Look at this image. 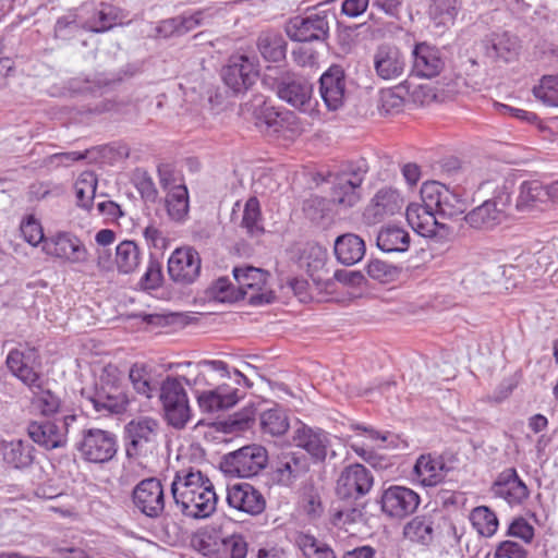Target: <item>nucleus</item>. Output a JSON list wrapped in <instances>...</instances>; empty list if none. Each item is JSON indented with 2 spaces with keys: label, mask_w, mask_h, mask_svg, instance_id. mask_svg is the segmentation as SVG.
<instances>
[{
  "label": "nucleus",
  "mask_w": 558,
  "mask_h": 558,
  "mask_svg": "<svg viewBox=\"0 0 558 558\" xmlns=\"http://www.w3.org/2000/svg\"><path fill=\"white\" fill-rule=\"evenodd\" d=\"M171 494L175 507L185 517L204 519L216 510L218 497L214 485L197 469L178 471L171 483Z\"/></svg>",
  "instance_id": "f257e3e1"
},
{
  "label": "nucleus",
  "mask_w": 558,
  "mask_h": 558,
  "mask_svg": "<svg viewBox=\"0 0 558 558\" xmlns=\"http://www.w3.org/2000/svg\"><path fill=\"white\" fill-rule=\"evenodd\" d=\"M368 172L364 159L349 161L330 174V201L333 205L349 209L362 199V183Z\"/></svg>",
  "instance_id": "f03ea898"
},
{
  "label": "nucleus",
  "mask_w": 558,
  "mask_h": 558,
  "mask_svg": "<svg viewBox=\"0 0 558 558\" xmlns=\"http://www.w3.org/2000/svg\"><path fill=\"white\" fill-rule=\"evenodd\" d=\"M158 397L166 422L175 429H183L192 418V410L182 379L167 376L160 383Z\"/></svg>",
  "instance_id": "7ed1b4c3"
},
{
  "label": "nucleus",
  "mask_w": 558,
  "mask_h": 558,
  "mask_svg": "<svg viewBox=\"0 0 558 558\" xmlns=\"http://www.w3.org/2000/svg\"><path fill=\"white\" fill-rule=\"evenodd\" d=\"M267 461L263 446L248 445L223 456L220 470L230 477H252L266 468Z\"/></svg>",
  "instance_id": "20e7f679"
},
{
  "label": "nucleus",
  "mask_w": 558,
  "mask_h": 558,
  "mask_svg": "<svg viewBox=\"0 0 558 558\" xmlns=\"http://www.w3.org/2000/svg\"><path fill=\"white\" fill-rule=\"evenodd\" d=\"M233 277L241 292V300L247 299L253 305L268 304L275 293L268 284L269 274L262 268L241 266L233 269Z\"/></svg>",
  "instance_id": "39448f33"
},
{
  "label": "nucleus",
  "mask_w": 558,
  "mask_h": 558,
  "mask_svg": "<svg viewBox=\"0 0 558 558\" xmlns=\"http://www.w3.org/2000/svg\"><path fill=\"white\" fill-rule=\"evenodd\" d=\"M337 438L322 428L311 427L296 422L292 429V442L295 447L305 450L316 462H323L328 457H336L333 449Z\"/></svg>",
  "instance_id": "423d86ee"
},
{
  "label": "nucleus",
  "mask_w": 558,
  "mask_h": 558,
  "mask_svg": "<svg viewBox=\"0 0 558 558\" xmlns=\"http://www.w3.org/2000/svg\"><path fill=\"white\" fill-rule=\"evenodd\" d=\"M41 251L50 257L70 265H84L88 262V251L84 242L73 232L58 231L47 236Z\"/></svg>",
  "instance_id": "0eeeda50"
},
{
  "label": "nucleus",
  "mask_w": 558,
  "mask_h": 558,
  "mask_svg": "<svg viewBox=\"0 0 558 558\" xmlns=\"http://www.w3.org/2000/svg\"><path fill=\"white\" fill-rule=\"evenodd\" d=\"M511 203V191L506 185L493 198L485 201L465 216L466 223L478 230H492L507 219L506 209Z\"/></svg>",
  "instance_id": "6e6552de"
},
{
  "label": "nucleus",
  "mask_w": 558,
  "mask_h": 558,
  "mask_svg": "<svg viewBox=\"0 0 558 558\" xmlns=\"http://www.w3.org/2000/svg\"><path fill=\"white\" fill-rule=\"evenodd\" d=\"M421 199L433 207L437 217L442 218H453L466 208L465 201L457 191L437 181L425 182L422 185Z\"/></svg>",
  "instance_id": "1a4fd4ad"
},
{
  "label": "nucleus",
  "mask_w": 558,
  "mask_h": 558,
  "mask_svg": "<svg viewBox=\"0 0 558 558\" xmlns=\"http://www.w3.org/2000/svg\"><path fill=\"white\" fill-rule=\"evenodd\" d=\"M75 421V414H66L61 421H32L27 425V434L46 450L62 448L68 441L69 427Z\"/></svg>",
  "instance_id": "9d476101"
},
{
  "label": "nucleus",
  "mask_w": 558,
  "mask_h": 558,
  "mask_svg": "<svg viewBox=\"0 0 558 558\" xmlns=\"http://www.w3.org/2000/svg\"><path fill=\"white\" fill-rule=\"evenodd\" d=\"M259 74L258 61L254 56L233 54L222 68L225 84L235 94L247 90Z\"/></svg>",
  "instance_id": "9b49d317"
},
{
  "label": "nucleus",
  "mask_w": 558,
  "mask_h": 558,
  "mask_svg": "<svg viewBox=\"0 0 558 558\" xmlns=\"http://www.w3.org/2000/svg\"><path fill=\"white\" fill-rule=\"evenodd\" d=\"M128 434L126 454L130 458L147 454L157 445L160 432L159 422L153 417H140L131 421L126 427Z\"/></svg>",
  "instance_id": "f8f14e48"
},
{
  "label": "nucleus",
  "mask_w": 558,
  "mask_h": 558,
  "mask_svg": "<svg viewBox=\"0 0 558 558\" xmlns=\"http://www.w3.org/2000/svg\"><path fill=\"white\" fill-rule=\"evenodd\" d=\"M202 269L199 253L192 246L175 248L168 259V274L170 279L180 286L194 283Z\"/></svg>",
  "instance_id": "ddd939ff"
},
{
  "label": "nucleus",
  "mask_w": 558,
  "mask_h": 558,
  "mask_svg": "<svg viewBox=\"0 0 558 558\" xmlns=\"http://www.w3.org/2000/svg\"><path fill=\"white\" fill-rule=\"evenodd\" d=\"M78 450L86 461L105 463L117 453V439L110 432L89 428L83 432Z\"/></svg>",
  "instance_id": "4468645a"
},
{
  "label": "nucleus",
  "mask_w": 558,
  "mask_h": 558,
  "mask_svg": "<svg viewBox=\"0 0 558 558\" xmlns=\"http://www.w3.org/2000/svg\"><path fill=\"white\" fill-rule=\"evenodd\" d=\"M9 371L29 389L38 387L43 378L38 372L39 354L35 348L20 347L9 352L7 360Z\"/></svg>",
  "instance_id": "2eb2a0df"
},
{
  "label": "nucleus",
  "mask_w": 558,
  "mask_h": 558,
  "mask_svg": "<svg viewBox=\"0 0 558 558\" xmlns=\"http://www.w3.org/2000/svg\"><path fill=\"white\" fill-rule=\"evenodd\" d=\"M329 32L326 12H315L306 16H294L286 25V33L293 41L324 40Z\"/></svg>",
  "instance_id": "dca6fc26"
},
{
  "label": "nucleus",
  "mask_w": 558,
  "mask_h": 558,
  "mask_svg": "<svg viewBox=\"0 0 558 558\" xmlns=\"http://www.w3.org/2000/svg\"><path fill=\"white\" fill-rule=\"evenodd\" d=\"M404 205V199L392 187H381L371 198L363 211V219L367 225H376L384 219L399 214Z\"/></svg>",
  "instance_id": "f3484780"
},
{
  "label": "nucleus",
  "mask_w": 558,
  "mask_h": 558,
  "mask_svg": "<svg viewBox=\"0 0 558 558\" xmlns=\"http://www.w3.org/2000/svg\"><path fill=\"white\" fill-rule=\"evenodd\" d=\"M135 507L148 518H158L165 510V490L156 477L141 481L133 490Z\"/></svg>",
  "instance_id": "a211bd4d"
},
{
  "label": "nucleus",
  "mask_w": 558,
  "mask_h": 558,
  "mask_svg": "<svg viewBox=\"0 0 558 558\" xmlns=\"http://www.w3.org/2000/svg\"><path fill=\"white\" fill-rule=\"evenodd\" d=\"M492 493L495 497L505 500L511 508L522 506L530 496L526 484L513 468L499 473L492 486Z\"/></svg>",
  "instance_id": "6ab92c4d"
},
{
  "label": "nucleus",
  "mask_w": 558,
  "mask_h": 558,
  "mask_svg": "<svg viewBox=\"0 0 558 558\" xmlns=\"http://www.w3.org/2000/svg\"><path fill=\"white\" fill-rule=\"evenodd\" d=\"M380 505L385 514L401 519L416 510L420 496L411 488L392 485L383 492Z\"/></svg>",
  "instance_id": "aec40b11"
},
{
  "label": "nucleus",
  "mask_w": 558,
  "mask_h": 558,
  "mask_svg": "<svg viewBox=\"0 0 558 558\" xmlns=\"http://www.w3.org/2000/svg\"><path fill=\"white\" fill-rule=\"evenodd\" d=\"M227 502L229 507L250 515H258L266 508L263 494L248 483L228 486Z\"/></svg>",
  "instance_id": "412c9836"
},
{
  "label": "nucleus",
  "mask_w": 558,
  "mask_h": 558,
  "mask_svg": "<svg viewBox=\"0 0 558 558\" xmlns=\"http://www.w3.org/2000/svg\"><path fill=\"white\" fill-rule=\"evenodd\" d=\"M373 476L362 464L345 468L337 482V494L342 498H357L369 492Z\"/></svg>",
  "instance_id": "4be33fe9"
},
{
  "label": "nucleus",
  "mask_w": 558,
  "mask_h": 558,
  "mask_svg": "<svg viewBox=\"0 0 558 558\" xmlns=\"http://www.w3.org/2000/svg\"><path fill=\"white\" fill-rule=\"evenodd\" d=\"M373 65L378 77L385 81L400 77L405 69V59L393 45H379L373 54Z\"/></svg>",
  "instance_id": "5701e85b"
},
{
  "label": "nucleus",
  "mask_w": 558,
  "mask_h": 558,
  "mask_svg": "<svg viewBox=\"0 0 558 558\" xmlns=\"http://www.w3.org/2000/svg\"><path fill=\"white\" fill-rule=\"evenodd\" d=\"M319 93L326 107L336 111L342 107L345 95V77L341 66H330L319 80Z\"/></svg>",
  "instance_id": "b1692460"
},
{
  "label": "nucleus",
  "mask_w": 558,
  "mask_h": 558,
  "mask_svg": "<svg viewBox=\"0 0 558 558\" xmlns=\"http://www.w3.org/2000/svg\"><path fill=\"white\" fill-rule=\"evenodd\" d=\"M312 94V84L303 77H286L277 86L278 97L290 106L302 111L310 109Z\"/></svg>",
  "instance_id": "393cba45"
},
{
  "label": "nucleus",
  "mask_w": 558,
  "mask_h": 558,
  "mask_svg": "<svg viewBox=\"0 0 558 558\" xmlns=\"http://www.w3.org/2000/svg\"><path fill=\"white\" fill-rule=\"evenodd\" d=\"M447 471L441 457L430 453L422 454L413 466L412 480L421 486L434 487L445 480Z\"/></svg>",
  "instance_id": "a878e982"
},
{
  "label": "nucleus",
  "mask_w": 558,
  "mask_h": 558,
  "mask_svg": "<svg viewBox=\"0 0 558 558\" xmlns=\"http://www.w3.org/2000/svg\"><path fill=\"white\" fill-rule=\"evenodd\" d=\"M239 399V390L228 384L197 391L196 398L199 409L206 413L230 409L238 403Z\"/></svg>",
  "instance_id": "bb28decb"
},
{
  "label": "nucleus",
  "mask_w": 558,
  "mask_h": 558,
  "mask_svg": "<svg viewBox=\"0 0 558 558\" xmlns=\"http://www.w3.org/2000/svg\"><path fill=\"white\" fill-rule=\"evenodd\" d=\"M405 217L411 228L420 235L432 238L437 234L438 229L445 228L433 207L427 203H411L407 207Z\"/></svg>",
  "instance_id": "cd10ccee"
},
{
  "label": "nucleus",
  "mask_w": 558,
  "mask_h": 558,
  "mask_svg": "<svg viewBox=\"0 0 558 558\" xmlns=\"http://www.w3.org/2000/svg\"><path fill=\"white\" fill-rule=\"evenodd\" d=\"M83 12L86 16L82 22V26L94 33L107 32L121 24L125 17L122 10L108 3H100L97 8L92 9L85 7Z\"/></svg>",
  "instance_id": "c85d7f7f"
},
{
  "label": "nucleus",
  "mask_w": 558,
  "mask_h": 558,
  "mask_svg": "<svg viewBox=\"0 0 558 558\" xmlns=\"http://www.w3.org/2000/svg\"><path fill=\"white\" fill-rule=\"evenodd\" d=\"M413 73L423 78L437 76L444 69L445 61L440 50L426 43L415 45L413 49Z\"/></svg>",
  "instance_id": "c756f323"
},
{
  "label": "nucleus",
  "mask_w": 558,
  "mask_h": 558,
  "mask_svg": "<svg viewBox=\"0 0 558 558\" xmlns=\"http://www.w3.org/2000/svg\"><path fill=\"white\" fill-rule=\"evenodd\" d=\"M85 398L94 410L102 415L122 413L128 407L126 396L114 385L109 388L105 386L96 388L93 393L86 395Z\"/></svg>",
  "instance_id": "7c9ffc66"
},
{
  "label": "nucleus",
  "mask_w": 558,
  "mask_h": 558,
  "mask_svg": "<svg viewBox=\"0 0 558 558\" xmlns=\"http://www.w3.org/2000/svg\"><path fill=\"white\" fill-rule=\"evenodd\" d=\"M485 56L490 61L510 62L519 53V41L508 33L495 34L492 38L482 43Z\"/></svg>",
  "instance_id": "2f4dec72"
},
{
  "label": "nucleus",
  "mask_w": 558,
  "mask_h": 558,
  "mask_svg": "<svg viewBox=\"0 0 558 558\" xmlns=\"http://www.w3.org/2000/svg\"><path fill=\"white\" fill-rule=\"evenodd\" d=\"M365 243L353 233H345L335 241V255L339 263L351 266L359 263L365 255Z\"/></svg>",
  "instance_id": "473e14b6"
},
{
  "label": "nucleus",
  "mask_w": 558,
  "mask_h": 558,
  "mask_svg": "<svg viewBox=\"0 0 558 558\" xmlns=\"http://www.w3.org/2000/svg\"><path fill=\"white\" fill-rule=\"evenodd\" d=\"M227 373V364L222 361H202L195 365L192 373L187 376L180 377L184 385L190 386L197 397V391H204L210 386L209 377L213 373Z\"/></svg>",
  "instance_id": "72a5a7b5"
},
{
  "label": "nucleus",
  "mask_w": 558,
  "mask_h": 558,
  "mask_svg": "<svg viewBox=\"0 0 558 558\" xmlns=\"http://www.w3.org/2000/svg\"><path fill=\"white\" fill-rule=\"evenodd\" d=\"M259 120L274 133L293 132L298 128V118L292 111L280 110L266 102L260 109Z\"/></svg>",
  "instance_id": "f704fd0d"
},
{
  "label": "nucleus",
  "mask_w": 558,
  "mask_h": 558,
  "mask_svg": "<svg viewBox=\"0 0 558 558\" xmlns=\"http://www.w3.org/2000/svg\"><path fill=\"white\" fill-rule=\"evenodd\" d=\"M377 246L386 253L407 252L410 247V234L402 227L388 225L378 232Z\"/></svg>",
  "instance_id": "c9c22d12"
},
{
  "label": "nucleus",
  "mask_w": 558,
  "mask_h": 558,
  "mask_svg": "<svg viewBox=\"0 0 558 558\" xmlns=\"http://www.w3.org/2000/svg\"><path fill=\"white\" fill-rule=\"evenodd\" d=\"M547 199L545 185L538 181H524L520 185L515 208L521 213H531Z\"/></svg>",
  "instance_id": "e433bc0d"
},
{
  "label": "nucleus",
  "mask_w": 558,
  "mask_h": 558,
  "mask_svg": "<svg viewBox=\"0 0 558 558\" xmlns=\"http://www.w3.org/2000/svg\"><path fill=\"white\" fill-rule=\"evenodd\" d=\"M34 447L25 440L14 439L2 442V456L7 464L15 469H25L34 461Z\"/></svg>",
  "instance_id": "4c0bfd02"
},
{
  "label": "nucleus",
  "mask_w": 558,
  "mask_h": 558,
  "mask_svg": "<svg viewBox=\"0 0 558 558\" xmlns=\"http://www.w3.org/2000/svg\"><path fill=\"white\" fill-rule=\"evenodd\" d=\"M459 0H428L427 15L436 28L453 25L460 10Z\"/></svg>",
  "instance_id": "58836bf2"
},
{
  "label": "nucleus",
  "mask_w": 558,
  "mask_h": 558,
  "mask_svg": "<svg viewBox=\"0 0 558 558\" xmlns=\"http://www.w3.org/2000/svg\"><path fill=\"white\" fill-rule=\"evenodd\" d=\"M307 469L304 458L287 453L279 458L274 471L275 480L283 486L291 485Z\"/></svg>",
  "instance_id": "ea45409f"
},
{
  "label": "nucleus",
  "mask_w": 558,
  "mask_h": 558,
  "mask_svg": "<svg viewBox=\"0 0 558 558\" xmlns=\"http://www.w3.org/2000/svg\"><path fill=\"white\" fill-rule=\"evenodd\" d=\"M257 49L268 62H280L287 54V41L278 32H263L257 38Z\"/></svg>",
  "instance_id": "a19ab883"
},
{
  "label": "nucleus",
  "mask_w": 558,
  "mask_h": 558,
  "mask_svg": "<svg viewBox=\"0 0 558 558\" xmlns=\"http://www.w3.org/2000/svg\"><path fill=\"white\" fill-rule=\"evenodd\" d=\"M143 253L140 246L131 240L120 242L116 247L114 265L121 274H132L141 265Z\"/></svg>",
  "instance_id": "79ce46f5"
},
{
  "label": "nucleus",
  "mask_w": 558,
  "mask_h": 558,
  "mask_svg": "<svg viewBox=\"0 0 558 558\" xmlns=\"http://www.w3.org/2000/svg\"><path fill=\"white\" fill-rule=\"evenodd\" d=\"M129 377L135 391L147 399L153 398L159 390L160 384L154 378L151 369L145 364L135 363L130 369Z\"/></svg>",
  "instance_id": "37998d69"
},
{
  "label": "nucleus",
  "mask_w": 558,
  "mask_h": 558,
  "mask_svg": "<svg viewBox=\"0 0 558 558\" xmlns=\"http://www.w3.org/2000/svg\"><path fill=\"white\" fill-rule=\"evenodd\" d=\"M168 216L175 222L186 220L190 209L189 191L185 185H175L166 195Z\"/></svg>",
  "instance_id": "c03bdc74"
},
{
  "label": "nucleus",
  "mask_w": 558,
  "mask_h": 558,
  "mask_svg": "<svg viewBox=\"0 0 558 558\" xmlns=\"http://www.w3.org/2000/svg\"><path fill=\"white\" fill-rule=\"evenodd\" d=\"M203 300L208 303H234L241 300V292L226 277H220L207 287Z\"/></svg>",
  "instance_id": "a18cd8bd"
},
{
  "label": "nucleus",
  "mask_w": 558,
  "mask_h": 558,
  "mask_svg": "<svg viewBox=\"0 0 558 558\" xmlns=\"http://www.w3.org/2000/svg\"><path fill=\"white\" fill-rule=\"evenodd\" d=\"M259 426L264 434L281 436L289 429L290 423L286 411L274 407L259 414Z\"/></svg>",
  "instance_id": "49530a36"
},
{
  "label": "nucleus",
  "mask_w": 558,
  "mask_h": 558,
  "mask_svg": "<svg viewBox=\"0 0 558 558\" xmlns=\"http://www.w3.org/2000/svg\"><path fill=\"white\" fill-rule=\"evenodd\" d=\"M43 383L44 380L41 378L38 383V387L29 389L33 393L31 404L34 410L44 416L53 415L59 411L61 400L51 390L45 389Z\"/></svg>",
  "instance_id": "de8ad7c7"
},
{
  "label": "nucleus",
  "mask_w": 558,
  "mask_h": 558,
  "mask_svg": "<svg viewBox=\"0 0 558 558\" xmlns=\"http://www.w3.org/2000/svg\"><path fill=\"white\" fill-rule=\"evenodd\" d=\"M433 532L432 520L424 515L414 517L403 529L407 539L422 545H428L432 542Z\"/></svg>",
  "instance_id": "09e8293b"
},
{
  "label": "nucleus",
  "mask_w": 558,
  "mask_h": 558,
  "mask_svg": "<svg viewBox=\"0 0 558 558\" xmlns=\"http://www.w3.org/2000/svg\"><path fill=\"white\" fill-rule=\"evenodd\" d=\"M470 521L477 533L484 537L493 536L499 525L495 512L485 506L474 508L470 514Z\"/></svg>",
  "instance_id": "8fccbe9b"
},
{
  "label": "nucleus",
  "mask_w": 558,
  "mask_h": 558,
  "mask_svg": "<svg viewBox=\"0 0 558 558\" xmlns=\"http://www.w3.org/2000/svg\"><path fill=\"white\" fill-rule=\"evenodd\" d=\"M241 227L251 235L264 232L260 204L255 196L250 197L244 204Z\"/></svg>",
  "instance_id": "3c124183"
},
{
  "label": "nucleus",
  "mask_w": 558,
  "mask_h": 558,
  "mask_svg": "<svg viewBox=\"0 0 558 558\" xmlns=\"http://www.w3.org/2000/svg\"><path fill=\"white\" fill-rule=\"evenodd\" d=\"M213 17L214 14L208 8L185 11L175 16L181 36L209 24Z\"/></svg>",
  "instance_id": "603ef678"
},
{
  "label": "nucleus",
  "mask_w": 558,
  "mask_h": 558,
  "mask_svg": "<svg viewBox=\"0 0 558 558\" xmlns=\"http://www.w3.org/2000/svg\"><path fill=\"white\" fill-rule=\"evenodd\" d=\"M533 95L547 107H558V74L544 75L533 87Z\"/></svg>",
  "instance_id": "864d4df0"
},
{
  "label": "nucleus",
  "mask_w": 558,
  "mask_h": 558,
  "mask_svg": "<svg viewBox=\"0 0 558 558\" xmlns=\"http://www.w3.org/2000/svg\"><path fill=\"white\" fill-rule=\"evenodd\" d=\"M220 539L221 536L216 530H204L194 535L192 538V545L204 556H208L210 558H219Z\"/></svg>",
  "instance_id": "5fc2aeb1"
},
{
  "label": "nucleus",
  "mask_w": 558,
  "mask_h": 558,
  "mask_svg": "<svg viewBox=\"0 0 558 558\" xmlns=\"http://www.w3.org/2000/svg\"><path fill=\"white\" fill-rule=\"evenodd\" d=\"M97 178L92 171H84L77 178L74 190L77 204L83 208H89L95 197Z\"/></svg>",
  "instance_id": "6e6d98bb"
},
{
  "label": "nucleus",
  "mask_w": 558,
  "mask_h": 558,
  "mask_svg": "<svg viewBox=\"0 0 558 558\" xmlns=\"http://www.w3.org/2000/svg\"><path fill=\"white\" fill-rule=\"evenodd\" d=\"M298 545L304 558H337L335 551L328 544L312 535H300Z\"/></svg>",
  "instance_id": "4d7b16f0"
},
{
  "label": "nucleus",
  "mask_w": 558,
  "mask_h": 558,
  "mask_svg": "<svg viewBox=\"0 0 558 558\" xmlns=\"http://www.w3.org/2000/svg\"><path fill=\"white\" fill-rule=\"evenodd\" d=\"M326 259V248L316 243H308L301 255L300 262L312 274L323 268Z\"/></svg>",
  "instance_id": "13d9d810"
},
{
  "label": "nucleus",
  "mask_w": 558,
  "mask_h": 558,
  "mask_svg": "<svg viewBox=\"0 0 558 558\" xmlns=\"http://www.w3.org/2000/svg\"><path fill=\"white\" fill-rule=\"evenodd\" d=\"M220 555L229 558H246L247 543L241 534L221 537Z\"/></svg>",
  "instance_id": "bf43d9fd"
},
{
  "label": "nucleus",
  "mask_w": 558,
  "mask_h": 558,
  "mask_svg": "<svg viewBox=\"0 0 558 558\" xmlns=\"http://www.w3.org/2000/svg\"><path fill=\"white\" fill-rule=\"evenodd\" d=\"M20 229L24 240L28 244L32 246H37L38 244H41V246L44 245L47 236L44 234L40 222L33 215H29L22 220Z\"/></svg>",
  "instance_id": "052dcab7"
},
{
  "label": "nucleus",
  "mask_w": 558,
  "mask_h": 558,
  "mask_svg": "<svg viewBox=\"0 0 558 558\" xmlns=\"http://www.w3.org/2000/svg\"><path fill=\"white\" fill-rule=\"evenodd\" d=\"M163 281L161 264L157 259L150 258L140 284L144 290H156Z\"/></svg>",
  "instance_id": "680f3d73"
},
{
  "label": "nucleus",
  "mask_w": 558,
  "mask_h": 558,
  "mask_svg": "<svg viewBox=\"0 0 558 558\" xmlns=\"http://www.w3.org/2000/svg\"><path fill=\"white\" fill-rule=\"evenodd\" d=\"M494 558H527L529 550L518 542L506 539L499 542L493 554Z\"/></svg>",
  "instance_id": "e2e57ef3"
},
{
  "label": "nucleus",
  "mask_w": 558,
  "mask_h": 558,
  "mask_svg": "<svg viewBox=\"0 0 558 558\" xmlns=\"http://www.w3.org/2000/svg\"><path fill=\"white\" fill-rule=\"evenodd\" d=\"M135 186L141 196L147 202H155L158 195L153 179L146 171H138L135 174Z\"/></svg>",
  "instance_id": "0e129e2a"
},
{
  "label": "nucleus",
  "mask_w": 558,
  "mask_h": 558,
  "mask_svg": "<svg viewBox=\"0 0 558 558\" xmlns=\"http://www.w3.org/2000/svg\"><path fill=\"white\" fill-rule=\"evenodd\" d=\"M508 535L520 538L525 544H531L535 535V530L525 519L519 518L513 520L509 525Z\"/></svg>",
  "instance_id": "69168bd1"
},
{
  "label": "nucleus",
  "mask_w": 558,
  "mask_h": 558,
  "mask_svg": "<svg viewBox=\"0 0 558 558\" xmlns=\"http://www.w3.org/2000/svg\"><path fill=\"white\" fill-rule=\"evenodd\" d=\"M143 236L148 247L162 252L169 246V239L154 225L143 230Z\"/></svg>",
  "instance_id": "338daca9"
},
{
  "label": "nucleus",
  "mask_w": 558,
  "mask_h": 558,
  "mask_svg": "<svg viewBox=\"0 0 558 558\" xmlns=\"http://www.w3.org/2000/svg\"><path fill=\"white\" fill-rule=\"evenodd\" d=\"M539 258L541 256L531 252L522 253L515 258L513 267L523 271L524 276L538 275L542 270Z\"/></svg>",
  "instance_id": "774afa93"
}]
</instances>
